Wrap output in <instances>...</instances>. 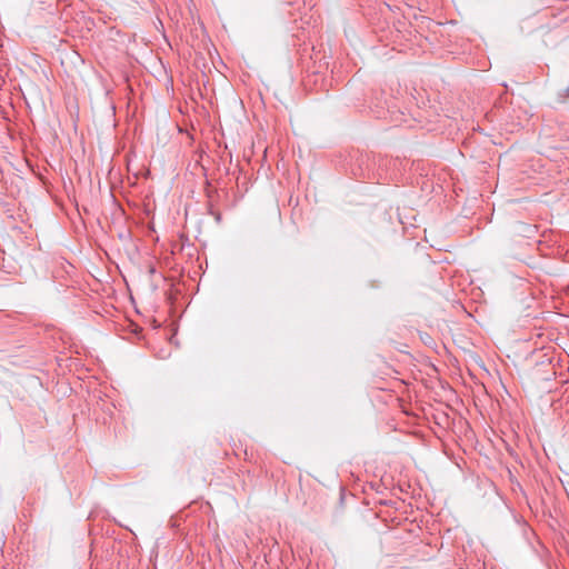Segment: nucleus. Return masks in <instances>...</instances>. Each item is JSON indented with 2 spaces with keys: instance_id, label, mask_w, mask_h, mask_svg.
Returning a JSON list of instances; mask_svg holds the SVG:
<instances>
[{
  "instance_id": "obj_1",
  "label": "nucleus",
  "mask_w": 569,
  "mask_h": 569,
  "mask_svg": "<svg viewBox=\"0 0 569 569\" xmlns=\"http://www.w3.org/2000/svg\"><path fill=\"white\" fill-rule=\"evenodd\" d=\"M211 216L213 217V219L216 220L217 223H220L222 221V217H221V213L219 211L211 212Z\"/></svg>"
},
{
  "instance_id": "obj_2",
  "label": "nucleus",
  "mask_w": 569,
  "mask_h": 569,
  "mask_svg": "<svg viewBox=\"0 0 569 569\" xmlns=\"http://www.w3.org/2000/svg\"><path fill=\"white\" fill-rule=\"evenodd\" d=\"M211 212H217V210L213 209L212 204H209L208 213L211 216Z\"/></svg>"
},
{
  "instance_id": "obj_3",
  "label": "nucleus",
  "mask_w": 569,
  "mask_h": 569,
  "mask_svg": "<svg viewBox=\"0 0 569 569\" xmlns=\"http://www.w3.org/2000/svg\"><path fill=\"white\" fill-rule=\"evenodd\" d=\"M565 96L569 97V87L565 90Z\"/></svg>"
}]
</instances>
